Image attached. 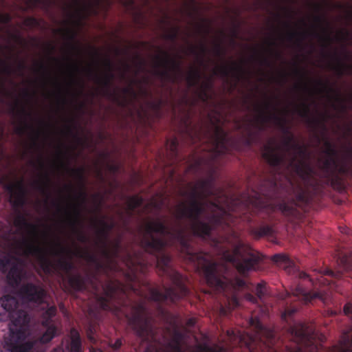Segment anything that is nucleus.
<instances>
[{"label":"nucleus","mask_w":352,"mask_h":352,"mask_svg":"<svg viewBox=\"0 0 352 352\" xmlns=\"http://www.w3.org/2000/svg\"><path fill=\"white\" fill-rule=\"evenodd\" d=\"M174 243H177L184 260L202 273L210 286L223 292H226L229 286L234 292L247 287L245 280L241 278L228 280L220 277L217 273V263L212 261L208 253L195 251L186 235V229L182 225L170 228L161 219L150 221L144 226L140 246L146 252L154 256L160 275L171 283L170 286L163 285L164 292L150 285L147 286L148 299L157 303V309L162 314H164L162 303H175L189 294L186 286L187 278L172 267L171 258L166 252V248Z\"/></svg>","instance_id":"obj_1"},{"label":"nucleus","mask_w":352,"mask_h":352,"mask_svg":"<svg viewBox=\"0 0 352 352\" xmlns=\"http://www.w3.org/2000/svg\"><path fill=\"white\" fill-rule=\"evenodd\" d=\"M26 248V256H33L39 261L41 267L47 274L56 273L63 279L65 290L69 293L82 292L86 289L87 283H90L96 290H98L99 284L102 288L103 295L98 296L97 302L101 309L104 311H116L126 305V302L120 300V296L125 297L126 294L120 282L108 278L102 283L96 272L86 276L80 273L72 274L71 272L75 266L71 261L75 252L64 247L60 242L54 243L56 248H53L50 253L52 255L58 256L55 263H53L47 256V249L42 245L24 241Z\"/></svg>","instance_id":"obj_2"},{"label":"nucleus","mask_w":352,"mask_h":352,"mask_svg":"<svg viewBox=\"0 0 352 352\" xmlns=\"http://www.w3.org/2000/svg\"><path fill=\"white\" fill-rule=\"evenodd\" d=\"M210 175L199 179L190 191L184 195L189 199L188 205L182 203L177 207L175 217L178 221L187 219L190 221V229L195 236H209L212 229L231 225L226 222L228 216L223 208V203L228 200L223 189L216 186V167L210 165Z\"/></svg>","instance_id":"obj_3"},{"label":"nucleus","mask_w":352,"mask_h":352,"mask_svg":"<svg viewBox=\"0 0 352 352\" xmlns=\"http://www.w3.org/2000/svg\"><path fill=\"white\" fill-rule=\"evenodd\" d=\"M0 321L9 318V338L6 342L10 352H30L34 342L21 343L26 338L30 317L28 313L19 308L17 299L11 295H4L0 298Z\"/></svg>","instance_id":"obj_4"},{"label":"nucleus","mask_w":352,"mask_h":352,"mask_svg":"<svg viewBox=\"0 0 352 352\" xmlns=\"http://www.w3.org/2000/svg\"><path fill=\"white\" fill-rule=\"evenodd\" d=\"M260 192L256 195V204L261 208H270L272 210H278L285 216L288 217H296L298 215V210L296 208L297 203L307 204L308 197L305 190L301 187L296 195V201L291 204L281 201L277 204L271 203L278 198V187L274 179L265 182L259 190Z\"/></svg>","instance_id":"obj_5"},{"label":"nucleus","mask_w":352,"mask_h":352,"mask_svg":"<svg viewBox=\"0 0 352 352\" xmlns=\"http://www.w3.org/2000/svg\"><path fill=\"white\" fill-rule=\"evenodd\" d=\"M147 307L144 302L131 306V312L126 315L129 325L135 334L143 340L153 339L155 331L151 318L148 316Z\"/></svg>","instance_id":"obj_6"},{"label":"nucleus","mask_w":352,"mask_h":352,"mask_svg":"<svg viewBox=\"0 0 352 352\" xmlns=\"http://www.w3.org/2000/svg\"><path fill=\"white\" fill-rule=\"evenodd\" d=\"M276 106L270 101L265 102L263 108L257 106L256 110L258 115L255 119V124L260 130H263L265 124L271 120L275 121L285 135L283 140L285 151L290 153L293 150L294 144L298 142L295 140L294 135L291 133L289 128L287 126L285 119L272 112V110L276 109Z\"/></svg>","instance_id":"obj_7"},{"label":"nucleus","mask_w":352,"mask_h":352,"mask_svg":"<svg viewBox=\"0 0 352 352\" xmlns=\"http://www.w3.org/2000/svg\"><path fill=\"white\" fill-rule=\"evenodd\" d=\"M223 257L229 263H231L237 271L244 275L248 272L255 269V266L259 263V255L246 251L242 244L236 245L232 252L226 251Z\"/></svg>","instance_id":"obj_8"},{"label":"nucleus","mask_w":352,"mask_h":352,"mask_svg":"<svg viewBox=\"0 0 352 352\" xmlns=\"http://www.w3.org/2000/svg\"><path fill=\"white\" fill-rule=\"evenodd\" d=\"M156 69L154 74L164 81L175 83L182 75V63L172 58L166 52H162V56H155Z\"/></svg>","instance_id":"obj_9"},{"label":"nucleus","mask_w":352,"mask_h":352,"mask_svg":"<svg viewBox=\"0 0 352 352\" xmlns=\"http://www.w3.org/2000/svg\"><path fill=\"white\" fill-rule=\"evenodd\" d=\"M106 69V72L102 77H100L92 69L89 68L87 72L90 76L94 78L96 82L102 86V94L109 98H112L114 100L120 102L118 94L111 90L113 80L115 78L113 73L114 65L112 60L106 57L103 61Z\"/></svg>","instance_id":"obj_10"},{"label":"nucleus","mask_w":352,"mask_h":352,"mask_svg":"<svg viewBox=\"0 0 352 352\" xmlns=\"http://www.w3.org/2000/svg\"><path fill=\"white\" fill-rule=\"evenodd\" d=\"M0 270L7 274L8 283L12 287L20 285L23 275L21 261L18 258L4 256L0 259Z\"/></svg>","instance_id":"obj_11"},{"label":"nucleus","mask_w":352,"mask_h":352,"mask_svg":"<svg viewBox=\"0 0 352 352\" xmlns=\"http://www.w3.org/2000/svg\"><path fill=\"white\" fill-rule=\"evenodd\" d=\"M323 168L330 177L332 185L336 183L340 184V179L338 174L352 177V165L346 162L338 163L334 157H328L323 163Z\"/></svg>","instance_id":"obj_12"},{"label":"nucleus","mask_w":352,"mask_h":352,"mask_svg":"<svg viewBox=\"0 0 352 352\" xmlns=\"http://www.w3.org/2000/svg\"><path fill=\"white\" fill-rule=\"evenodd\" d=\"M292 151L289 166L301 179L307 180L312 173V168L302 160L298 159V157H304L307 155V148L299 143H294Z\"/></svg>","instance_id":"obj_13"},{"label":"nucleus","mask_w":352,"mask_h":352,"mask_svg":"<svg viewBox=\"0 0 352 352\" xmlns=\"http://www.w3.org/2000/svg\"><path fill=\"white\" fill-rule=\"evenodd\" d=\"M57 206L58 211L63 210L67 217V220L69 226L72 228L74 232L76 234L77 239L81 243H87L89 241L88 236L80 229L78 226H82V222L81 220L82 212L80 208V205L72 206V210L67 208H63L60 204L53 202Z\"/></svg>","instance_id":"obj_14"},{"label":"nucleus","mask_w":352,"mask_h":352,"mask_svg":"<svg viewBox=\"0 0 352 352\" xmlns=\"http://www.w3.org/2000/svg\"><path fill=\"white\" fill-rule=\"evenodd\" d=\"M56 307L55 305L49 306L48 305L47 309L43 313L42 324L46 328V330L40 338V342L41 343H48L58 335V329L56 326L52 322V319L56 316Z\"/></svg>","instance_id":"obj_15"},{"label":"nucleus","mask_w":352,"mask_h":352,"mask_svg":"<svg viewBox=\"0 0 352 352\" xmlns=\"http://www.w3.org/2000/svg\"><path fill=\"white\" fill-rule=\"evenodd\" d=\"M14 225L20 230L25 229L28 230L31 236L30 240L28 239H23L21 243V248L23 249V254L25 256V250L26 248L25 244L24 243L25 241L29 243H34L36 245H41L38 237L39 229L37 225L28 222L25 217L21 213L18 214L15 217L14 220Z\"/></svg>","instance_id":"obj_16"},{"label":"nucleus","mask_w":352,"mask_h":352,"mask_svg":"<svg viewBox=\"0 0 352 352\" xmlns=\"http://www.w3.org/2000/svg\"><path fill=\"white\" fill-rule=\"evenodd\" d=\"M19 295L26 302L42 303L46 292L42 286L32 283H27L20 287Z\"/></svg>","instance_id":"obj_17"},{"label":"nucleus","mask_w":352,"mask_h":352,"mask_svg":"<svg viewBox=\"0 0 352 352\" xmlns=\"http://www.w3.org/2000/svg\"><path fill=\"white\" fill-rule=\"evenodd\" d=\"M212 140L214 160L229 152L228 133L221 127H215Z\"/></svg>","instance_id":"obj_18"},{"label":"nucleus","mask_w":352,"mask_h":352,"mask_svg":"<svg viewBox=\"0 0 352 352\" xmlns=\"http://www.w3.org/2000/svg\"><path fill=\"white\" fill-rule=\"evenodd\" d=\"M4 188L10 194L14 206L19 208L25 204L28 190L23 179L14 183L7 184Z\"/></svg>","instance_id":"obj_19"},{"label":"nucleus","mask_w":352,"mask_h":352,"mask_svg":"<svg viewBox=\"0 0 352 352\" xmlns=\"http://www.w3.org/2000/svg\"><path fill=\"white\" fill-rule=\"evenodd\" d=\"M38 164L39 168L44 171L41 174L40 179L34 181L32 185L36 190L48 199L51 195L50 188L52 185V179L48 172L45 170V164L42 157L38 159Z\"/></svg>","instance_id":"obj_20"},{"label":"nucleus","mask_w":352,"mask_h":352,"mask_svg":"<svg viewBox=\"0 0 352 352\" xmlns=\"http://www.w3.org/2000/svg\"><path fill=\"white\" fill-rule=\"evenodd\" d=\"M279 147L268 144L264 146L263 158L272 168H279L285 161V155L278 153Z\"/></svg>","instance_id":"obj_21"},{"label":"nucleus","mask_w":352,"mask_h":352,"mask_svg":"<svg viewBox=\"0 0 352 352\" xmlns=\"http://www.w3.org/2000/svg\"><path fill=\"white\" fill-rule=\"evenodd\" d=\"M105 217L100 219H96L94 221V226L96 228V234L98 237L97 243L100 246H106L110 232L114 228L115 223L113 221L110 223L105 221Z\"/></svg>","instance_id":"obj_22"},{"label":"nucleus","mask_w":352,"mask_h":352,"mask_svg":"<svg viewBox=\"0 0 352 352\" xmlns=\"http://www.w3.org/2000/svg\"><path fill=\"white\" fill-rule=\"evenodd\" d=\"M243 66L236 62L232 61L230 65H223L214 71L215 75H219L222 78H228L232 75L238 80L245 74Z\"/></svg>","instance_id":"obj_23"},{"label":"nucleus","mask_w":352,"mask_h":352,"mask_svg":"<svg viewBox=\"0 0 352 352\" xmlns=\"http://www.w3.org/2000/svg\"><path fill=\"white\" fill-rule=\"evenodd\" d=\"M292 295L298 298L307 304L310 302L313 299L318 298L324 300L326 297V292L324 290L314 292L307 291L300 285H298L292 289Z\"/></svg>","instance_id":"obj_24"},{"label":"nucleus","mask_w":352,"mask_h":352,"mask_svg":"<svg viewBox=\"0 0 352 352\" xmlns=\"http://www.w3.org/2000/svg\"><path fill=\"white\" fill-rule=\"evenodd\" d=\"M298 114L307 120V123L310 126L314 129H316L318 126H321L324 129H326L324 122L326 118L322 116V119L320 120L316 118H311L310 116V107L306 102L301 104V108L298 109Z\"/></svg>","instance_id":"obj_25"},{"label":"nucleus","mask_w":352,"mask_h":352,"mask_svg":"<svg viewBox=\"0 0 352 352\" xmlns=\"http://www.w3.org/2000/svg\"><path fill=\"white\" fill-rule=\"evenodd\" d=\"M317 85L321 87V91L322 92H326L327 94H335V99L337 102L340 103L339 109L342 112H346L348 109V107L345 102V100L340 96V92L335 89L330 84L328 80L323 81L322 80H317Z\"/></svg>","instance_id":"obj_26"},{"label":"nucleus","mask_w":352,"mask_h":352,"mask_svg":"<svg viewBox=\"0 0 352 352\" xmlns=\"http://www.w3.org/2000/svg\"><path fill=\"white\" fill-rule=\"evenodd\" d=\"M70 173L79 182L80 190L78 192L77 198L80 200L81 204H85L87 201V193L85 190L86 177L85 175V169L84 167L70 169Z\"/></svg>","instance_id":"obj_27"},{"label":"nucleus","mask_w":352,"mask_h":352,"mask_svg":"<svg viewBox=\"0 0 352 352\" xmlns=\"http://www.w3.org/2000/svg\"><path fill=\"white\" fill-rule=\"evenodd\" d=\"M333 57L336 61V65H331V69L334 70L339 76H342L345 74H352V65L346 63L335 52L333 54H327Z\"/></svg>","instance_id":"obj_28"},{"label":"nucleus","mask_w":352,"mask_h":352,"mask_svg":"<svg viewBox=\"0 0 352 352\" xmlns=\"http://www.w3.org/2000/svg\"><path fill=\"white\" fill-rule=\"evenodd\" d=\"M102 254L108 259L119 258L120 256V252L122 250L121 239H116L111 244V248L108 249L107 245L106 246L102 245Z\"/></svg>","instance_id":"obj_29"},{"label":"nucleus","mask_w":352,"mask_h":352,"mask_svg":"<svg viewBox=\"0 0 352 352\" xmlns=\"http://www.w3.org/2000/svg\"><path fill=\"white\" fill-rule=\"evenodd\" d=\"M65 350L68 352H82L80 337L75 329L71 331V338L65 345Z\"/></svg>","instance_id":"obj_30"},{"label":"nucleus","mask_w":352,"mask_h":352,"mask_svg":"<svg viewBox=\"0 0 352 352\" xmlns=\"http://www.w3.org/2000/svg\"><path fill=\"white\" fill-rule=\"evenodd\" d=\"M320 276L317 278L318 285L324 286H329L330 288H333L334 283L331 280L324 278V276H329L331 278H340L342 276V274L340 272H334L330 269H325L320 271Z\"/></svg>","instance_id":"obj_31"},{"label":"nucleus","mask_w":352,"mask_h":352,"mask_svg":"<svg viewBox=\"0 0 352 352\" xmlns=\"http://www.w3.org/2000/svg\"><path fill=\"white\" fill-rule=\"evenodd\" d=\"M125 254L126 255L124 258V261L125 262L127 267L131 269V270L138 266H140L142 267L145 265L144 261L139 258L138 253H132L126 250Z\"/></svg>","instance_id":"obj_32"},{"label":"nucleus","mask_w":352,"mask_h":352,"mask_svg":"<svg viewBox=\"0 0 352 352\" xmlns=\"http://www.w3.org/2000/svg\"><path fill=\"white\" fill-rule=\"evenodd\" d=\"M28 130H31L32 131L34 132V135L32 144L34 146H38L37 140L39 137L40 133L38 131H36L34 129V128L33 127V126L32 124H29L26 121V120L24 119L22 121V124L16 128L15 132L16 134H18L19 135H24Z\"/></svg>","instance_id":"obj_33"},{"label":"nucleus","mask_w":352,"mask_h":352,"mask_svg":"<svg viewBox=\"0 0 352 352\" xmlns=\"http://www.w3.org/2000/svg\"><path fill=\"white\" fill-rule=\"evenodd\" d=\"M250 324L254 329L256 336L261 339V337L267 334V337L272 336V333L268 331L262 322L257 318H252Z\"/></svg>","instance_id":"obj_34"},{"label":"nucleus","mask_w":352,"mask_h":352,"mask_svg":"<svg viewBox=\"0 0 352 352\" xmlns=\"http://www.w3.org/2000/svg\"><path fill=\"white\" fill-rule=\"evenodd\" d=\"M143 199L139 195H133L128 197L126 201L127 209L126 214L129 217H132L134 210L142 206Z\"/></svg>","instance_id":"obj_35"},{"label":"nucleus","mask_w":352,"mask_h":352,"mask_svg":"<svg viewBox=\"0 0 352 352\" xmlns=\"http://www.w3.org/2000/svg\"><path fill=\"white\" fill-rule=\"evenodd\" d=\"M250 234L255 238L259 239L263 236L272 234V228L268 225H264L259 227L251 226L250 227Z\"/></svg>","instance_id":"obj_36"},{"label":"nucleus","mask_w":352,"mask_h":352,"mask_svg":"<svg viewBox=\"0 0 352 352\" xmlns=\"http://www.w3.org/2000/svg\"><path fill=\"white\" fill-rule=\"evenodd\" d=\"M273 260L276 263H283L285 270L288 273H292L295 270V265L294 263L286 255L276 254L273 257Z\"/></svg>","instance_id":"obj_37"},{"label":"nucleus","mask_w":352,"mask_h":352,"mask_svg":"<svg viewBox=\"0 0 352 352\" xmlns=\"http://www.w3.org/2000/svg\"><path fill=\"white\" fill-rule=\"evenodd\" d=\"M201 78V74L199 69H191L186 76V80L188 86L190 87L198 86Z\"/></svg>","instance_id":"obj_38"},{"label":"nucleus","mask_w":352,"mask_h":352,"mask_svg":"<svg viewBox=\"0 0 352 352\" xmlns=\"http://www.w3.org/2000/svg\"><path fill=\"white\" fill-rule=\"evenodd\" d=\"M75 256L86 260L87 262L94 264L97 261L96 256L88 250H77L75 251Z\"/></svg>","instance_id":"obj_39"},{"label":"nucleus","mask_w":352,"mask_h":352,"mask_svg":"<svg viewBox=\"0 0 352 352\" xmlns=\"http://www.w3.org/2000/svg\"><path fill=\"white\" fill-rule=\"evenodd\" d=\"M212 87V82L211 80H208L206 82L202 83L200 87V91L199 93V98L203 101L206 102L209 98L208 91Z\"/></svg>","instance_id":"obj_40"},{"label":"nucleus","mask_w":352,"mask_h":352,"mask_svg":"<svg viewBox=\"0 0 352 352\" xmlns=\"http://www.w3.org/2000/svg\"><path fill=\"white\" fill-rule=\"evenodd\" d=\"M255 292L256 295L261 301V302H264V300L268 294V291L265 282L262 281L258 283L256 287Z\"/></svg>","instance_id":"obj_41"},{"label":"nucleus","mask_w":352,"mask_h":352,"mask_svg":"<svg viewBox=\"0 0 352 352\" xmlns=\"http://www.w3.org/2000/svg\"><path fill=\"white\" fill-rule=\"evenodd\" d=\"M197 352H224L222 347L210 346L207 344H199L197 346Z\"/></svg>","instance_id":"obj_42"},{"label":"nucleus","mask_w":352,"mask_h":352,"mask_svg":"<svg viewBox=\"0 0 352 352\" xmlns=\"http://www.w3.org/2000/svg\"><path fill=\"white\" fill-rule=\"evenodd\" d=\"M324 146L325 147L324 153L328 157H336L338 155V151L335 148V146L328 140H325L324 142Z\"/></svg>","instance_id":"obj_43"},{"label":"nucleus","mask_w":352,"mask_h":352,"mask_svg":"<svg viewBox=\"0 0 352 352\" xmlns=\"http://www.w3.org/2000/svg\"><path fill=\"white\" fill-rule=\"evenodd\" d=\"M189 52L192 54L196 55L197 56H200L201 62V63H203V62H204L203 56H205L206 54L207 53L208 49H207L206 46L205 45V44L202 43L199 46V53H198L197 49L195 46H190V47L189 48Z\"/></svg>","instance_id":"obj_44"},{"label":"nucleus","mask_w":352,"mask_h":352,"mask_svg":"<svg viewBox=\"0 0 352 352\" xmlns=\"http://www.w3.org/2000/svg\"><path fill=\"white\" fill-rule=\"evenodd\" d=\"M306 36V32H299L296 31H290L287 34V38L289 41L297 38L298 43L300 45L302 41L305 38Z\"/></svg>","instance_id":"obj_45"},{"label":"nucleus","mask_w":352,"mask_h":352,"mask_svg":"<svg viewBox=\"0 0 352 352\" xmlns=\"http://www.w3.org/2000/svg\"><path fill=\"white\" fill-rule=\"evenodd\" d=\"M184 333L177 329H175L174 330L173 333L172 341L170 342L169 343L182 344V342L184 340Z\"/></svg>","instance_id":"obj_46"},{"label":"nucleus","mask_w":352,"mask_h":352,"mask_svg":"<svg viewBox=\"0 0 352 352\" xmlns=\"http://www.w3.org/2000/svg\"><path fill=\"white\" fill-rule=\"evenodd\" d=\"M167 144H169V148L171 151V153L173 154V155H177V148H178V145H179V142H178V140L176 138H174L171 140H167Z\"/></svg>","instance_id":"obj_47"},{"label":"nucleus","mask_w":352,"mask_h":352,"mask_svg":"<svg viewBox=\"0 0 352 352\" xmlns=\"http://www.w3.org/2000/svg\"><path fill=\"white\" fill-rule=\"evenodd\" d=\"M19 104V101L16 100V105L12 107V111L13 113L16 112V114L23 116V117H31L32 114L28 112L24 107H21L17 111H16V107Z\"/></svg>","instance_id":"obj_48"},{"label":"nucleus","mask_w":352,"mask_h":352,"mask_svg":"<svg viewBox=\"0 0 352 352\" xmlns=\"http://www.w3.org/2000/svg\"><path fill=\"white\" fill-rule=\"evenodd\" d=\"M96 332V323L90 321L88 323L87 328V337L90 340H93L94 339V335Z\"/></svg>","instance_id":"obj_49"},{"label":"nucleus","mask_w":352,"mask_h":352,"mask_svg":"<svg viewBox=\"0 0 352 352\" xmlns=\"http://www.w3.org/2000/svg\"><path fill=\"white\" fill-rule=\"evenodd\" d=\"M297 311L295 307H287L282 313L281 318L284 320H287V318L292 316Z\"/></svg>","instance_id":"obj_50"},{"label":"nucleus","mask_w":352,"mask_h":352,"mask_svg":"<svg viewBox=\"0 0 352 352\" xmlns=\"http://www.w3.org/2000/svg\"><path fill=\"white\" fill-rule=\"evenodd\" d=\"M12 68L5 60H0V72L10 75L12 74Z\"/></svg>","instance_id":"obj_51"},{"label":"nucleus","mask_w":352,"mask_h":352,"mask_svg":"<svg viewBox=\"0 0 352 352\" xmlns=\"http://www.w3.org/2000/svg\"><path fill=\"white\" fill-rule=\"evenodd\" d=\"M214 52L216 56L223 58L226 54V50L220 43H217L214 47Z\"/></svg>","instance_id":"obj_52"},{"label":"nucleus","mask_w":352,"mask_h":352,"mask_svg":"<svg viewBox=\"0 0 352 352\" xmlns=\"http://www.w3.org/2000/svg\"><path fill=\"white\" fill-rule=\"evenodd\" d=\"M134 59L135 65L138 68V71L142 70L144 68L146 64L145 60L141 57L140 54H136Z\"/></svg>","instance_id":"obj_53"},{"label":"nucleus","mask_w":352,"mask_h":352,"mask_svg":"<svg viewBox=\"0 0 352 352\" xmlns=\"http://www.w3.org/2000/svg\"><path fill=\"white\" fill-rule=\"evenodd\" d=\"M178 31H179L178 28H174L173 30V31H171L170 32L167 33L165 35V38L167 40H169V41H176V39L177 38V36H178Z\"/></svg>","instance_id":"obj_54"},{"label":"nucleus","mask_w":352,"mask_h":352,"mask_svg":"<svg viewBox=\"0 0 352 352\" xmlns=\"http://www.w3.org/2000/svg\"><path fill=\"white\" fill-rule=\"evenodd\" d=\"M343 162H346L349 164L352 165V146L346 147V158Z\"/></svg>","instance_id":"obj_55"},{"label":"nucleus","mask_w":352,"mask_h":352,"mask_svg":"<svg viewBox=\"0 0 352 352\" xmlns=\"http://www.w3.org/2000/svg\"><path fill=\"white\" fill-rule=\"evenodd\" d=\"M12 21V16L8 13H0V23L8 24Z\"/></svg>","instance_id":"obj_56"},{"label":"nucleus","mask_w":352,"mask_h":352,"mask_svg":"<svg viewBox=\"0 0 352 352\" xmlns=\"http://www.w3.org/2000/svg\"><path fill=\"white\" fill-rule=\"evenodd\" d=\"M167 346L171 349L172 352H184L182 349V344L168 343Z\"/></svg>","instance_id":"obj_57"},{"label":"nucleus","mask_w":352,"mask_h":352,"mask_svg":"<svg viewBox=\"0 0 352 352\" xmlns=\"http://www.w3.org/2000/svg\"><path fill=\"white\" fill-rule=\"evenodd\" d=\"M107 170L111 173H116L120 170V165L117 164H107Z\"/></svg>","instance_id":"obj_58"},{"label":"nucleus","mask_w":352,"mask_h":352,"mask_svg":"<svg viewBox=\"0 0 352 352\" xmlns=\"http://www.w3.org/2000/svg\"><path fill=\"white\" fill-rule=\"evenodd\" d=\"M122 345L121 338H118L114 343L110 344V347L115 351H118Z\"/></svg>","instance_id":"obj_59"},{"label":"nucleus","mask_w":352,"mask_h":352,"mask_svg":"<svg viewBox=\"0 0 352 352\" xmlns=\"http://www.w3.org/2000/svg\"><path fill=\"white\" fill-rule=\"evenodd\" d=\"M122 91L124 94L131 95L134 98L136 97V93L131 86L124 88Z\"/></svg>","instance_id":"obj_60"},{"label":"nucleus","mask_w":352,"mask_h":352,"mask_svg":"<svg viewBox=\"0 0 352 352\" xmlns=\"http://www.w3.org/2000/svg\"><path fill=\"white\" fill-rule=\"evenodd\" d=\"M245 298L247 300L252 303H258V301L259 300L256 296H255L249 293L245 294Z\"/></svg>","instance_id":"obj_61"},{"label":"nucleus","mask_w":352,"mask_h":352,"mask_svg":"<svg viewBox=\"0 0 352 352\" xmlns=\"http://www.w3.org/2000/svg\"><path fill=\"white\" fill-rule=\"evenodd\" d=\"M186 133L187 135L189 136V138H190L192 142H194L195 136L197 135L196 133L192 132L191 129L188 128L186 129Z\"/></svg>","instance_id":"obj_62"},{"label":"nucleus","mask_w":352,"mask_h":352,"mask_svg":"<svg viewBox=\"0 0 352 352\" xmlns=\"http://www.w3.org/2000/svg\"><path fill=\"white\" fill-rule=\"evenodd\" d=\"M260 63L261 65H266V66H271L272 63L271 61L266 57L262 56L260 60Z\"/></svg>","instance_id":"obj_63"},{"label":"nucleus","mask_w":352,"mask_h":352,"mask_svg":"<svg viewBox=\"0 0 352 352\" xmlns=\"http://www.w3.org/2000/svg\"><path fill=\"white\" fill-rule=\"evenodd\" d=\"M196 323V320L194 318H188L186 322V324L188 327H192L195 326Z\"/></svg>","instance_id":"obj_64"}]
</instances>
